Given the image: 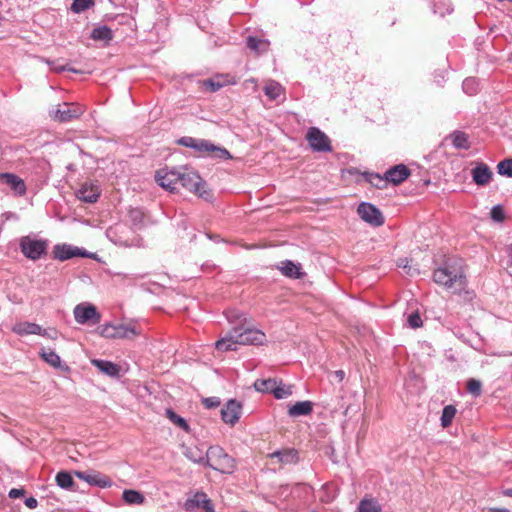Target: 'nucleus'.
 Instances as JSON below:
<instances>
[{"instance_id": "nucleus-51", "label": "nucleus", "mask_w": 512, "mask_h": 512, "mask_svg": "<svg viewBox=\"0 0 512 512\" xmlns=\"http://www.w3.org/2000/svg\"><path fill=\"white\" fill-rule=\"evenodd\" d=\"M24 493H25V491L23 489L13 488L9 491V497L12 499H16V498L23 496Z\"/></svg>"}, {"instance_id": "nucleus-10", "label": "nucleus", "mask_w": 512, "mask_h": 512, "mask_svg": "<svg viewBox=\"0 0 512 512\" xmlns=\"http://www.w3.org/2000/svg\"><path fill=\"white\" fill-rule=\"evenodd\" d=\"M357 212L363 221L374 227H379L384 224L382 212L369 202L360 203Z\"/></svg>"}, {"instance_id": "nucleus-4", "label": "nucleus", "mask_w": 512, "mask_h": 512, "mask_svg": "<svg viewBox=\"0 0 512 512\" xmlns=\"http://www.w3.org/2000/svg\"><path fill=\"white\" fill-rule=\"evenodd\" d=\"M206 466L221 473L231 474L235 470V460L220 446H211L206 452Z\"/></svg>"}, {"instance_id": "nucleus-37", "label": "nucleus", "mask_w": 512, "mask_h": 512, "mask_svg": "<svg viewBox=\"0 0 512 512\" xmlns=\"http://www.w3.org/2000/svg\"><path fill=\"white\" fill-rule=\"evenodd\" d=\"M166 415H167V417L169 418V420L172 423H174L175 425H177L178 427H180L184 431H188L189 430V425H188L187 421L183 417L179 416L172 409H167L166 410Z\"/></svg>"}, {"instance_id": "nucleus-19", "label": "nucleus", "mask_w": 512, "mask_h": 512, "mask_svg": "<svg viewBox=\"0 0 512 512\" xmlns=\"http://www.w3.org/2000/svg\"><path fill=\"white\" fill-rule=\"evenodd\" d=\"M100 188L97 184L84 183L76 192V197L85 203H95L100 196Z\"/></svg>"}, {"instance_id": "nucleus-28", "label": "nucleus", "mask_w": 512, "mask_h": 512, "mask_svg": "<svg viewBox=\"0 0 512 512\" xmlns=\"http://www.w3.org/2000/svg\"><path fill=\"white\" fill-rule=\"evenodd\" d=\"M57 485L66 490H75V481L72 475L67 471H60L56 474L55 477Z\"/></svg>"}, {"instance_id": "nucleus-6", "label": "nucleus", "mask_w": 512, "mask_h": 512, "mask_svg": "<svg viewBox=\"0 0 512 512\" xmlns=\"http://www.w3.org/2000/svg\"><path fill=\"white\" fill-rule=\"evenodd\" d=\"M95 254L88 252L83 248H79L77 246H73L71 244H56L53 247V258L59 261H66L72 259L74 257H83V258H95Z\"/></svg>"}, {"instance_id": "nucleus-38", "label": "nucleus", "mask_w": 512, "mask_h": 512, "mask_svg": "<svg viewBox=\"0 0 512 512\" xmlns=\"http://www.w3.org/2000/svg\"><path fill=\"white\" fill-rule=\"evenodd\" d=\"M498 174L512 178V158H506L497 165Z\"/></svg>"}, {"instance_id": "nucleus-54", "label": "nucleus", "mask_w": 512, "mask_h": 512, "mask_svg": "<svg viewBox=\"0 0 512 512\" xmlns=\"http://www.w3.org/2000/svg\"><path fill=\"white\" fill-rule=\"evenodd\" d=\"M335 376L338 378L339 381H342L344 379L345 373L343 370H337L335 371Z\"/></svg>"}, {"instance_id": "nucleus-24", "label": "nucleus", "mask_w": 512, "mask_h": 512, "mask_svg": "<svg viewBox=\"0 0 512 512\" xmlns=\"http://www.w3.org/2000/svg\"><path fill=\"white\" fill-rule=\"evenodd\" d=\"M92 364L103 374L108 375L110 377L118 378L120 375V367L107 360L94 359L92 360Z\"/></svg>"}, {"instance_id": "nucleus-14", "label": "nucleus", "mask_w": 512, "mask_h": 512, "mask_svg": "<svg viewBox=\"0 0 512 512\" xmlns=\"http://www.w3.org/2000/svg\"><path fill=\"white\" fill-rule=\"evenodd\" d=\"M179 169H160L155 174V180L162 188L174 192L179 184Z\"/></svg>"}, {"instance_id": "nucleus-49", "label": "nucleus", "mask_w": 512, "mask_h": 512, "mask_svg": "<svg viewBox=\"0 0 512 512\" xmlns=\"http://www.w3.org/2000/svg\"><path fill=\"white\" fill-rule=\"evenodd\" d=\"M185 455L194 463L205 464L206 462L205 457L201 453L194 452L193 450L187 451Z\"/></svg>"}, {"instance_id": "nucleus-22", "label": "nucleus", "mask_w": 512, "mask_h": 512, "mask_svg": "<svg viewBox=\"0 0 512 512\" xmlns=\"http://www.w3.org/2000/svg\"><path fill=\"white\" fill-rule=\"evenodd\" d=\"M279 269L284 276L292 279H300L304 275L301 264L294 263L291 260L282 261Z\"/></svg>"}, {"instance_id": "nucleus-53", "label": "nucleus", "mask_w": 512, "mask_h": 512, "mask_svg": "<svg viewBox=\"0 0 512 512\" xmlns=\"http://www.w3.org/2000/svg\"><path fill=\"white\" fill-rule=\"evenodd\" d=\"M75 475L81 479V480H84L85 482L88 483V480H89V477H90V474H87L86 472H82V471H76L75 472Z\"/></svg>"}, {"instance_id": "nucleus-18", "label": "nucleus", "mask_w": 512, "mask_h": 512, "mask_svg": "<svg viewBox=\"0 0 512 512\" xmlns=\"http://www.w3.org/2000/svg\"><path fill=\"white\" fill-rule=\"evenodd\" d=\"M471 175L476 185L485 186L491 181L493 172L487 164L477 162L475 167L471 170Z\"/></svg>"}, {"instance_id": "nucleus-56", "label": "nucleus", "mask_w": 512, "mask_h": 512, "mask_svg": "<svg viewBox=\"0 0 512 512\" xmlns=\"http://www.w3.org/2000/svg\"><path fill=\"white\" fill-rule=\"evenodd\" d=\"M499 512H509L507 509H501Z\"/></svg>"}, {"instance_id": "nucleus-2", "label": "nucleus", "mask_w": 512, "mask_h": 512, "mask_svg": "<svg viewBox=\"0 0 512 512\" xmlns=\"http://www.w3.org/2000/svg\"><path fill=\"white\" fill-rule=\"evenodd\" d=\"M433 279L437 284L448 289L461 290L466 285V277L461 267L450 260L434 271Z\"/></svg>"}, {"instance_id": "nucleus-21", "label": "nucleus", "mask_w": 512, "mask_h": 512, "mask_svg": "<svg viewBox=\"0 0 512 512\" xmlns=\"http://www.w3.org/2000/svg\"><path fill=\"white\" fill-rule=\"evenodd\" d=\"M12 331L17 335H46V330H44L40 325L31 322H21L17 323L13 326Z\"/></svg>"}, {"instance_id": "nucleus-11", "label": "nucleus", "mask_w": 512, "mask_h": 512, "mask_svg": "<svg viewBox=\"0 0 512 512\" xmlns=\"http://www.w3.org/2000/svg\"><path fill=\"white\" fill-rule=\"evenodd\" d=\"M138 332L135 327L128 324H107L101 328V335L106 338H133Z\"/></svg>"}, {"instance_id": "nucleus-1", "label": "nucleus", "mask_w": 512, "mask_h": 512, "mask_svg": "<svg viewBox=\"0 0 512 512\" xmlns=\"http://www.w3.org/2000/svg\"><path fill=\"white\" fill-rule=\"evenodd\" d=\"M237 312H230L227 319L230 322L237 320L238 323L233 326L225 337L215 343L217 351L227 352L236 351L237 345H262L266 341V335L261 330L253 328L247 323L246 318Z\"/></svg>"}, {"instance_id": "nucleus-13", "label": "nucleus", "mask_w": 512, "mask_h": 512, "mask_svg": "<svg viewBox=\"0 0 512 512\" xmlns=\"http://www.w3.org/2000/svg\"><path fill=\"white\" fill-rule=\"evenodd\" d=\"M273 464H278L280 467L286 465H294L299 462V453L295 448H282L267 455Z\"/></svg>"}, {"instance_id": "nucleus-12", "label": "nucleus", "mask_w": 512, "mask_h": 512, "mask_svg": "<svg viewBox=\"0 0 512 512\" xmlns=\"http://www.w3.org/2000/svg\"><path fill=\"white\" fill-rule=\"evenodd\" d=\"M195 151L201 155H211L213 158L220 160H228L232 158L230 152L226 148L217 146L205 139H199L196 144Z\"/></svg>"}, {"instance_id": "nucleus-41", "label": "nucleus", "mask_w": 512, "mask_h": 512, "mask_svg": "<svg viewBox=\"0 0 512 512\" xmlns=\"http://www.w3.org/2000/svg\"><path fill=\"white\" fill-rule=\"evenodd\" d=\"M467 390L469 393H471L474 397H478L482 393V383L474 378H471L467 381Z\"/></svg>"}, {"instance_id": "nucleus-31", "label": "nucleus", "mask_w": 512, "mask_h": 512, "mask_svg": "<svg viewBox=\"0 0 512 512\" xmlns=\"http://www.w3.org/2000/svg\"><path fill=\"white\" fill-rule=\"evenodd\" d=\"M123 500L130 505H140L145 501V497L137 490H124L122 494Z\"/></svg>"}, {"instance_id": "nucleus-55", "label": "nucleus", "mask_w": 512, "mask_h": 512, "mask_svg": "<svg viewBox=\"0 0 512 512\" xmlns=\"http://www.w3.org/2000/svg\"><path fill=\"white\" fill-rule=\"evenodd\" d=\"M505 494H506L507 496L512 497V489H508V490H506V491H505Z\"/></svg>"}, {"instance_id": "nucleus-36", "label": "nucleus", "mask_w": 512, "mask_h": 512, "mask_svg": "<svg viewBox=\"0 0 512 512\" xmlns=\"http://www.w3.org/2000/svg\"><path fill=\"white\" fill-rule=\"evenodd\" d=\"M456 408L455 406L453 405H446L443 410H442V415H441V426L443 428H447L449 427L451 424H452V421L456 415Z\"/></svg>"}, {"instance_id": "nucleus-47", "label": "nucleus", "mask_w": 512, "mask_h": 512, "mask_svg": "<svg viewBox=\"0 0 512 512\" xmlns=\"http://www.w3.org/2000/svg\"><path fill=\"white\" fill-rule=\"evenodd\" d=\"M491 218L496 222H502L505 219V213L501 205H496L491 209Z\"/></svg>"}, {"instance_id": "nucleus-46", "label": "nucleus", "mask_w": 512, "mask_h": 512, "mask_svg": "<svg viewBox=\"0 0 512 512\" xmlns=\"http://www.w3.org/2000/svg\"><path fill=\"white\" fill-rule=\"evenodd\" d=\"M198 141H199V139H197V138H193L190 136H184V137H181L177 142L181 146L188 147V148L195 150L196 144L198 143Z\"/></svg>"}, {"instance_id": "nucleus-3", "label": "nucleus", "mask_w": 512, "mask_h": 512, "mask_svg": "<svg viewBox=\"0 0 512 512\" xmlns=\"http://www.w3.org/2000/svg\"><path fill=\"white\" fill-rule=\"evenodd\" d=\"M179 184L185 189L196 193L202 199L208 201L212 198V193L207 189V184L200 175L188 167L179 168Z\"/></svg>"}, {"instance_id": "nucleus-15", "label": "nucleus", "mask_w": 512, "mask_h": 512, "mask_svg": "<svg viewBox=\"0 0 512 512\" xmlns=\"http://www.w3.org/2000/svg\"><path fill=\"white\" fill-rule=\"evenodd\" d=\"M242 414V404L236 399H230L221 409V419L224 423L234 426Z\"/></svg>"}, {"instance_id": "nucleus-29", "label": "nucleus", "mask_w": 512, "mask_h": 512, "mask_svg": "<svg viewBox=\"0 0 512 512\" xmlns=\"http://www.w3.org/2000/svg\"><path fill=\"white\" fill-rule=\"evenodd\" d=\"M264 94L270 100H276L283 94V87L278 82L271 80L263 88Z\"/></svg>"}, {"instance_id": "nucleus-35", "label": "nucleus", "mask_w": 512, "mask_h": 512, "mask_svg": "<svg viewBox=\"0 0 512 512\" xmlns=\"http://www.w3.org/2000/svg\"><path fill=\"white\" fill-rule=\"evenodd\" d=\"M452 144L458 149H469L470 144L467 134L461 131H455L451 134Z\"/></svg>"}, {"instance_id": "nucleus-42", "label": "nucleus", "mask_w": 512, "mask_h": 512, "mask_svg": "<svg viewBox=\"0 0 512 512\" xmlns=\"http://www.w3.org/2000/svg\"><path fill=\"white\" fill-rule=\"evenodd\" d=\"M463 91L468 95H474L478 91V83L474 78H466L462 83Z\"/></svg>"}, {"instance_id": "nucleus-8", "label": "nucleus", "mask_w": 512, "mask_h": 512, "mask_svg": "<svg viewBox=\"0 0 512 512\" xmlns=\"http://www.w3.org/2000/svg\"><path fill=\"white\" fill-rule=\"evenodd\" d=\"M75 321L78 324H98L101 320V314L96 307L90 303H80L73 310Z\"/></svg>"}, {"instance_id": "nucleus-45", "label": "nucleus", "mask_w": 512, "mask_h": 512, "mask_svg": "<svg viewBox=\"0 0 512 512\" xmlns=\"http://www.w3.org/2000/svg\"><path fill=\"white\" fill-rule=\"evenodd\" d=\"M368 181L377 188H382L387 182L385 175L381 176L376 173L369 174Z\"/></svg>"}, {"instance_id": "nucleus-32", "label": "nucleus", "mask_w": 512, "mask_h": 512, "mask_svg": "<svg viewBox=\"0 0 512 512\" xmlns=\"http://www.w3.org/2000/svg\"><path fill=\"white\" fill-rule=\"evenodd\" d=\"M277 379H257L254 382V388L258 392L273 394Z\"/></svg>"}, {"instance_id": "nucleus-27", "label": "nucleus", "mask_w": 512, "mask_h": 512, "mask_svg": "<svg viewBox=\"0 0 512 512\" xmlns=\"http://www.w3.org/2000/svg\"><path fill=\"white\" fill-rule=\"evenodd\" d=\"M90 37L95 41L109 42L113 38V32L107 25L95 27Z\"/></svg>"}, {"instance_id": "nucleus-48", "label": "nucleus", "mask_w": 512, "mask_h": 512, "mask_svg": "<svg viewBox=\"0 0 512 512\" xmlns=\"http://www.w3.org/2000/svg\"><path fill=\"white\" fill-rule=\"evenodd\" d=\"M46 63L50 66V69L56 73H60L63 71H72L75 73L77 72L75 69L67 68L64 65L58 64L57 61L46 60Z\"/></svg>"}, {"instance_id": "nucleus-25", "label": "nucleus", "mask_w": 512, "mask_h": 512, "mask_svg": "<svg viewBox=\"0 0 512 512\" xmlns=\"http://www.w3.org/2000/svg\"><path fill=\"white\" fill-rule=\"evenodd\" d=\"M313 411V403L311 401H299L289 406L288 415L292 418L310 415Z\"/></svg>"}, {"instance_id": "nucleus-52", "label": "nucleus", "mask_w": 512, "mask_h": 512, "mask_svg": "<svg viewBox=\"0 0 512 512\" xmlns=\"http://www.w3.org/2000/svg\"><path fill=\"white\" fill-rule=\"evenodd\" d=\"M25 505L30 509H35L38 505V501L34 497H29L25 499Z\"/></svg>"}, {"instance_id": "nucleus-40", "label": "nucleus", "mask_w": 512, "mask_h": 512, "mask_svg": "<svg viewBox=\"0 0 512 512\" xmlns=\"http://www.w3.org/2000/svg\"><path fill=\"white\" fill-rule=\"evenodd\" d=\"M94 5V0H74L71 10L74 13H82Z\"/></svg>"}, {"instance_id": "nucleus-20", "label": "nucleus", "mask_w": 512, "mask_h": 512, "mask_svg": "<svg viewBox=\"0 0 512 512\" xmlns=\"http://www.w3.org/2000/svg\"><path fill=\"white\" fill-rule=\"evenodd\" d=\"M411 174L409 168L404 164H398L389 168L385 172V179L394 185H399L405 181Z\"/></svg>"}, {"instance_id": "nucleus-43", "label": "nucleus", "mask_w": 512, "mask_h": 512, "mask_svg": "<svg viewBox=\"0 0 512 512\" xmlns=\"http://www.w3.org/2000/svg\"><path fill=\"white\" fill-rule=\"evenodd\" d=\"M202 87L209 92H217L223 87V83L215 79H206L202 81Z\"/></svg>"}, {"instance_id": "nucleus-50", "label": "nucleus", "mask_w": 512, "mask_h": 512, "mask_svg": "<svg viewBox=\"0 0 512 512\" xmlns=\"http://www.w3.org/2000/svg\"><path fill=\"white\" fill-rule=\"evenodd\" d=\"M202 404L207 409H213L220 406L221 401L218 397H207L202 399Z\"/></svg>"}, {"instance_id": "nucleus-23", "label": "nucleus", "mask_w": 512, "mask_h": 512, "mask_svg": "<svg viewBox=\"0 0 512 512\" xmlns=\"http://www.w3.org/2000/svg\"><path fill=\"white\" fill-rule=\"evenodd\" d=\"M39 354L41 358L50 366L59 368L66 372L70 370L68 365L62 363L60 356L55 351L43 348Z\"/></svg>"}, {"instance_id": "nucleus-44", "label": "nucleus", "mask_w": 512, "mask_h": 512, "mask_svg": "<svg viewBox=\"0 0 512 512\" xmlns=\"http://www.w3.org/2000/svg\"><path fill=\"white\" fill-rule=\"evenodd\" d=\"M407 322L409 326L413 329L420 328L423 325V321L421 319L420 314L416 311L411 313L408 318Z\"/></svg>"}, {"instance_id": "nucleus-33", "label": "nucleus", "mask_w": 512, "mask_h": 512, "mask_svg": "<svg viewBox=\"0 0 512 512\" xmlns=\"http://www.w3.org/2000/svg\"><path fill=\"white\" fill-rule=\"evenodd\" d=\"M293 394V386L286 385L281 380H277L273 396L276 399H285Z\"/></svg>"}, {"instance_id": "nucleus-9", "label": "nucleus", "mask_w": 512, "mask_h": 512, "mask_svg": "<svg viewBox=\"0 0 512 512\" xmlns=\"http://www.w3.org/2000/svg\"><path fill=\"white\" fill-rule=\"evenodd\" d=\"M306 140L315 152H331L332 146L329 137L317 127H310Z\"/></svg>"}, {"instance_id": "nucleus-16", "label": "nucleus", "mask_w": 512, "mask_h": 512, "mask_svg": "<svg viewBox=\"0 0 512 512\" xmlns=\"http://www.w3.org/2000/svg\"><path fill=\"white\" fill-rule=\"evenodd\" d=\"M184 508L187 512H193L198 508H202L205 512H214V506L204 492H196L188 498L184 503Z\"/></svg>"}, {"instance_id": "nucleus-7", "label": "nucleus", "mask_w": 512, "mask_h": 512, "mask_svg": "<svg viewBox=\"0 0 512 512\" xmlns=\"http://www.w3.org/2000/svg\"><path fill=\"white\" fill-rule=\"evenodd\" d=\"M84 113L82 106L64 102L50 111V116L59 122L66 123L79 118Z\"/></svg>"}, {"instance_id": "nucleus-26", "label": "nucleus", "mask_w": 512, "mask_h": 512, "mask_svg": "<svg viewBox=\"0 0 512 512\" xmlns=\"http://www.w3.org/2000/svg\"><path fill=\"white\" fill-rule=\"evenodd\" d=\"M246 45L250 50L260 54L268 50L270 42L266 39H260L255 36H248L246 39Z\"/></svg>"}, {"instance_id": "nucleus-5", "label": "nucleus", "mask_w": 512, "mask_h": 512, "mask_svg": "<svg viewBox=\"0 0 512 512\" xmlns=\"http://www.w3.org/2000/svg\"><path fill=\"white\" fill-rule=\"evenodd\" d=\"M19 246L22 254L26 258L36 261L46 255L48 241L27 235L20 239Z\"/></svg>"}, {"instance_id": "nucleus-39", "label": "nucleus", "mask_w": 512, "mask_h": 512, "mask_svg": "<svg viewBox=\"0 0 512 512\" xmlns=\"http://www.w3.org/2000/svg\"><path fill=\"white\" fill-rule=\"evenodd\" d=\"M128 217L134 227L139 228L143 225L144 214L140 209H130L128 212Z\"/></svg>"}, {"instance_id": "nucleus-30", "label": "nucleus", "mask_w": 512, "mask_h": 512, "mask_svg": "<svg viewBox=\"0 0 512 512\" xmlns=\"http://www.w3.org/2000/svg\"><path fill=\"white\" fill-rule=\"evenodd\" d=\"M381 511H382L381 505L374 498L364 497L358 505V512H381Z\"/></svg>"}, {"instance_id": "nucleus-34", "label": "nucleus", "mask_w": 512, "mask_h": 512, "mask_svg": "<svg viewBox=\"0 0 512 512\" xmlns=\"http://www.w3.org/2000/svg\"><path fill=\"white\" fill-rule=\"evenodd\" d=\"M88 484L100 488H107L112 485V480L108 476H105L101 473H93L90 474Z\"/></svg>"}, {"instance_id": "nucleus-17", "label": "nucleus", "mask_w": 512, "mask_h": 512, "mask_svg": "<svg viewBox=\"0 0 512 512\" xmlns=\"http://www.w3.org/2000/svg\"><path fill=\"white\" fill-rule=\"evenodd\" d=\"M0 182L7 185L15 196H23L26 193L24 180L16 174L0 173Z\"/></svg>"}]
</instances>
